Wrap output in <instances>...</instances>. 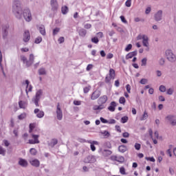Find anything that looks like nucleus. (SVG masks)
<instances>
[{
    "instance_id": "obj_45",
    "label": "nucleus",
    "mask_w": 176,
    "mask_h": 176,
    "mask_svg": "<svg viewBox=\"0 0 176 176\" xmlns=\"http://www.w3.org/2000/svg\"><path fill=\"white\" fill-rule=\"evenodd\" d=\"M29 129V133H32V131L35 129V124H30Z\"/></svg>"
},
{
    "instance_id": "obj_52",
    "label": "nucleus",
    "mask_w": 176,
    "mask_h": 176,
    "mask_svg": "<svg viewBox=\"0 0 176 176\" xmlns=\"http://www.w3.org/2000/svg\"><path fill=\"white\" fill-rule=\"evenodd\" d=\"M65 41V38L63 36H60L58 39V42L59 44L61 43H64V41Z\"/></svg>"
},
{
    "instance_id": "obj_4",
    "label": "nucleus",
    "mask_w": 176,
    "mask_h": 176,
    "mask_svg": "<svg viewBox=\"0 0 176 176\" xmlns=\"http://www.w3.org/2000/svg\"><path fill=\"white\" fill-rule=\"evenodd\" d=\"M43 94V91L42 89H39L36 91V96L32 98L33 102L35 104L36 107H39V100Z\"/></svg>"
},
{
    "instance_id": "obj_32",
    "label": "nucleus",
    "mask_w": 176,
    "mask_h": 176,
    "mask_svg": "<svg viewBox=\"0 0 176 176\" xmlns=\"http://www.w3.org/2000/svg\"><path fill=\"white\" fill-rule=\"evenodd\" d=\"M78 34L80 36H86L87 32L85 29H81L79 30Z\"/></svg>"
},
{
    "instance_id": "obj_63",
    "label": "nucleus",
    "mask_w": 176,
    "mask_h": 176,
    "mask_svg": "<svg viewBox=\"0 0 176 176\" xmlns=\"http://www.w3.org/2000/svg\"><path fill=\"white\" fill-rule=\"evenodd\" d=\"M151 7H148V8L146 9V11H145L146 14H149L151 13Z\"/></svg>"
},
{
    "instance_id": "obj_28",
    "label": "nucleus",
    "mask_w": 176,
    "mask_h": 176,
    "mask_svg": "<svg viewBox=\"0 0 176 176\" xmlns=\"http://www.w3.org/2000/svg\"><path fill=\"white\" fill-rule=\"evenodd\" d=\"M57 140L56 139H52L50 143H49V146H51V148H53L55 145H57Z\"/></svg>"
},
{
    "instance_id": "obj_21",
    "label": "nucleus",
    "mask_w": 176,
    "mask_h": 176,
    "mask_svg": "<svg viewBox=\"0 0 176 176\" xmlns=\"http://www.w3.org/2000/svg\"><path fill=\"white\" fill-rule=\"evenodd\" d=\"M107 101H108V96L104 95L98 99V104H101L102 105H104V104H105Z\"/></svg>"
},
{
    "instance_id": "obj_49",
    "label": "nucleus",
    "mask_w": 176,
    "mask_h": 176,
    "mask_svg": "<svg viewBox=\"0 0 176 176\" xmlns=\"http://www.w3.org/2000/svg\"><path fill=\"white\" fill-rule=\"evenodd\" d=\"M120 104H124L126 102V98L122 96L119 99Z\"/></svg>"
},
{
    "instance_id": "obj_51",
    "label": "nucleus",
    "mask_w": 176,
    "mask_h": 176,
    "mask_svg": "<svg viewBox=\"0 0 176 176\" xmlns=\"http://www.w3.org/2000/svg\"><path fill=\"white\" fill-rule=\"evenodd\" d=\"M140 83H141V85H146V83H148V79L146 78H142Z\"/></svg>"
},
{
    "instance_id": "obj_23",
    "label": "nucleus",
    "mask_w": 176,
    "mask_h": 176,
    "mask_svg": "<svg viewBox=\"0 0 176 176\" xmlns=\"http://www.w3.org/2000/svg\"><path fill=\"white\" fill-rule=\"evenodd\" d=\"M27 67H30L34 64V54H30L28 62H26Z\"/></svg>"
},
{
    "instance_id": "obj_44",
    "label": "nucleus",
    "mask_w": 176,
    "mask_h": 176,
    "mask_svg": "<svg viewBox=\"0 0 176 176\" xmlns=\"http://www.w3.org/2000/svg\"><path fill=\"white\" fill-rule=\"evenodd\" d=\"M21 61H23V64L26 65V67H27V62H28V60H27V58L24 56H21Z\"/></svg>"
},
{
    "instance_id": "obj_9",
    "label": "nucleus",
    "mask_w": 176,
    "mask_h": 176,
    "mask_svg": "<svg viewBox=\"0 0 176 176\" xmlns=\"http://www.w3.org/2000/svg\"><path fill=\"white\" fill-rule=\"evenodd\" d=\"M56 113L58 120H63V110L61 109L60 104H58L56 106Z\"/></svg>"
},
{
    "instance_id": "obj_40",
    "label": "nucleus",
    "mask_w": 176,
    "mask_h": 176,
    "mask_svg": "<svg viewBox=\"0 0 176 176\" xmlns=\"http://www.w3.org/2000/svg\"><path fill=\"white\" fill-rule=\"evenodd\" d=\"M116 162H118V163H123V162H124V157L122 156H117V160Z\"/></svg>"
},
{
    "instance_id": "obj_31",
    "label": "nucleus",
    "mask_w": 176,
    "mask_h": 176,
    "mask_svg": "<svg viewBox=\"0 0 176 176\" xmlns=\"http://www.w3.org/2000/svg\"><path fill=\"white\" fill-rule=\"evenodd\" d=\"M41 42H42V36H37L34 39V43H36V45H39V43H41Z\"/></svg>"
},
{
    "instance_id": "obj_61",
    "label": "nucleus",
    "mask_w": 176,
    "mask_h": 176,
    "mask_svg": "<svg viewBox=\"0 0 176 176\" xmlns=\"http://www.w3.org/2000/svg\"><path fill=\"white\" fill-rule=\"evenodd\" d=\"M93 69V65L92 64H89L87 66L86 70L87 71H90L91 69Z\"/></svg>"
},
{
    "instance_id": "obj_15",
    "label": "nucleus",
    "mask_w": 176,
    "mask_h": 176,
    "mask_svg": "<svg viewBox=\"0 0 176 176\" xmlns=\"http://www.w3.org/2000/svg\"><path fill=\"white\" fill-rule=\"evenodd\" d=\"M9 29V26L4 25L1 27V33L3 35V38H6L8 36V30Z\"/></svg>"
},
{
    "instance_id": "obj_7",
    "label": "nucleus",
    "mask_w": 176,
    "mask_h": 176,
    "mask_svg": "<svg viewBox=\"0 0 176 176\" xmlns=\"http://www.w3.org/2000/svg\"><path fill=\"white\" fill-rule=\"evenodd\" d=\"M98 153L103 156V157H108L112 155V151L108 149L99 148Z\"/></svg>"
},
{
    "instance_id": "obj_30",
    "label": "nucleus",
    "mask_w": 176,
    "mask_h": 176,
    "mask_svg": "<svg viewBox=\"0 0 176 176\" xmlns=\"http://www.w3.org/2000/svg\"><path fill=\"white\" fill-rule=\"evenodd\" d=\"M148 119V113L146 111L144 112V114L140 117V120H146Z\"/></svg>"
},
{
    "instance_id": "obj_60",
    "label": "nucleus",
    "mask_w": 176,
    "mask_h": 176,
    "mask_svg": "<svg viewBox=\"0 0 176 176\" xmlns=\"http://www.w3.org/2000/svg\"><path fill=\"white\" fill-rule=\"evenodd\" d=\"M173 92H174V89H173L172 88H170V89H168L166 93L169 96H171V94H173Z\"/></svg>"
},
{
    "instance_id": "obj_10",
    "label": "nucleus",
    "mask_w": 176,
    "mask_h": 176,
    "mask_svg": "<svg viewBox=\"0 0 176 176\" xmlns=\"http://www.w3.org/2000/svg\"><path fill=\"white\" fill-rule=\"evenodd\" d=\"M32 138H33V140H29V144L32 145H34L35 144H39V142H41L38 139V135L32 134Z\"/></svg>"
},
{
    "instance_id": "obj_43",
    "label": "nucleus",
    "mask_w": 176,
    "mask_h": 176,
    "mask_svg": "<svg viewBox=\"0 0 176 176\" xmlns=\"http://www.w3.org/2000/svg\"><path fill=\"white\" fill-rule=\"evenodd\" d=\"M147 61H148V59L146 58H144L143 59H142L141 66L142 67H145V65H146Z\"/></svg>"
},
{
    "instance_id": "obj_25",
    "label": "nucleus",
    "mask_w": 176,
    "mask_h": 176,
    "mask_svg": "<svg viewBox=\"0 0 176 176\" xmlns=\"http://www.w3.org/2000/svg\"><path fill=\"white\" fill-rule=\"evenodd\" d=\"M115 107H116V102H111L110 106L108 107L109 111L111 112H115Z\"/></svg>"
},
{
    "instance_id": "obj_1",
    "label": "nucleus",
    "mask_w": 176,
    "mask_h": 176,
    "mask_svg": "<svg viewBox=\"0 0 176 176\" xmlns=\"http://www.w3.org/2000/svg\"><path fill=\"white\" fill-rule=\"evenodd\" d=\"M23 6L20 0H14L12 4V13L18 20H21L23 17Z\"/></svg>"
},
{
    "instance_id": "obj_55",
    "label": "nucleus",
    "mask_w": 176,
    "mask_h": 176,
    "mask_svg": "<svg viewBox=\"0 0 176 176\" xmlns=\"http://www.w3.org/2000/svg\"><path fill=\"white\" fill-rule=\"evenodd\" d=\"M133 45L131 44H129L125 48V52H130L131 49H132Z\"/></svg>"
},
{
    "instance_id": "obj_19",
    "label": "nucleus",
    "mask_w": 176,
    "mask_h": 176,
    "mask_svg": "<svg viewBox=\"0 0 176 176\" xmlns=\"http://www.w3.org/2000/svg\"><path fill=\"white\" fill-rule=\"evenodd\" d=\"M25 85H26L25 92L27 96H28V91H32V85H30V81L28 80L25 81Z\"/></svg>"
},
{
    "instance_id": "obj_42",
    "label": "nucleus",
    "mask_w": 176,
    "mask_h": 176,
    "mask_svg": "<svg viewBox=\"0 0 176 176\" xmlns=\"http://www.w3.org/2000/svg\"><path fill=\"white\" fill-rule=\"evenodd\" d=\"M90 89H91V87L90 85L84 87V89H83L84 93H85V94L89 93V91H90Z\"/></svg>"
},
{
    "instance_id": "obj_47",
    "label": "nucleus",
    "mask_w": 176,
    "mask_h": 176,
    "mask_svg": "<svg viewBox=\"0 0 176 176\" xmlns=\"http://www.w3.org/2000/svg\"><path fill=\"white\" fill-rule=\"evenodd\" d=\"M134 147L136 151H140L141 149V144L140 143H135Z\"/></svg>"
},
{
    "instance_id": "obj_37",
    "label": "nucleus",
    "mask_w": 176,
    "mask_h": 176,
    "mask_svg": "<svg viewBox=\"0 0 176 176\" xmlns=\"http://www.w3.org/2000/svg\"><path fill=\"white\" fill-rule=\"evenodd\" d=\"M25 118H27V113H23L18 116L19 120H23V119H25Z\"/></svg>"
},
{
    "instance_id": "obj_50",
    "label": "nucleus",
    "mask_w": 176,
    "mask_h": 176,
    "mask_svg": "<svg viewBox=\"0 0 176 176\" xmlns=\"http://www.w3.org/2000/svg\"><path fill=\"white\" fill-rule=\"evenodd\" d=\"M146 160H148L149 162H153V163H155L156 162V160H155V157H146Z\"/></svg>"
},
{
    "instance_id": "obj_48",
    "label": "nucleus",
    "mask_w": 176,
    "mask_h": 176,
    "mask_svg": "<svg viewBox=\"0 0 176 176\" xmlns=\"http://www.w3.org/2000/svg\"><path fill=\"white\" fill-rule=\"evenodd\" d=\"M166 63V60L164 58H161L159 60V64L160 65H164V63Z\"/></svg>"
},
{
    "instance_id": "obj_11",
    "label": "nucleus",
    "mask_w": 176,
    "mask_h": 176,
    "mask_svg": "<svg viewBox=\"0 0 176 176\" xmlns=\"http://www.w3.org/2000/svg\"><path fill=\"white\" fill-rule=\"evenodd\" d=\"M50 5L51 10H52L54 13L56 12V11L58 9V3L57 2V0H51Z\"/></svg>"
},
{
    "instance_id": "obj_57",
    "label": "nucleus",
    "mask_w": 176,
    "mask_h": 176,
    "mask_svg": "<svg viewBox=\"0 0 176 176\" xmlns=\"http://www.w3.org/2000/svg\"><path fill=\"white\" fill-rule=\"evenodd\" d=\"M98 38L97 37H94L91 38V42H93V43H98Z\"/></svg>"
},
{
    "instance_id": "obj_20",
    "label": "nucleus",
    "mask_w": 176,
    "mask_h": 176,
    "mask_svg": "<svg viewBox=\"0 0 176 176\" xmlns=\"http://www.w3.org/2000/svg\"><path fill=\"white\" fill-rule=\"evenodd\" d=\"M38 31L43 36H45L46 35V29L45 28V25H38Z\"/></svg>"
},
{
    "instance_id": "obj_18",
    "label": "nucleus",
    "mask_w": 176,
    "mask_h": 176,
    "mask_svg": "<svg viewBox=\"0 0 176 176\" xmlns=\"http://www.w3.org/2000/svg\"><path fill=\"white\" fill-rule=\"evenodd\" d=\"M30 163L33 167H39L41 166V162L38 159H32L30 161Z\"/></svg>"
},
{
    "instance_id": "obj_58",
    "label": "nucleus",
    "mask_w": 176,
    "mask_h": 176,
    "mask_svg": "<svg viewBox=\"0 0 176 176\" xmlns=\"http://www.w3.org/2000/svg\"><path fill=\"white\" fill-rule=\"evenodd\" d=\"M74 105H82V101L80 100H74Z\"/></svg>"
},
{
    "instance_id": "obj_41",
    "label": "nucleus",
    "mask_w": 176,
    "mask_h": 176,
    "mask_svg": "<svg viewBox=\"0 0 176 176\" xmlns=\"http://www.w3.org/2000/svg\"><path fill=\"white\" fill-rule=\"evenodd\" d=\"M39 75H46V69L45 68H41L38 70Z\"/></svg>"
},
{
    "instance_id": "obj_22",
    "label": "nucleus",
    "mask_w": 176,
    "mask_h": 176,
    "mask_svg": "<svg viewBox=\"0 0 176 176\" xmlns=\"http://www.w3.org/2000/svg\"><path fill=\"white\" fill-rule=\"evenodd\" d=\"M100 96H101L100 91H95L91 95V100H97Z\"/></svg>"
},
{
    "instance_id": "obj_36",
    "label": "nucleus",
    "mask_w": 176,
    "mask_h": 176,
    "mask_svg": "<svg viewBox=\"0 0 176 176\" xmlns=\"http://www.w3.org/2000/svg\"><path fill=\"white\" fill-rule=\"evenodd\" d=\"M120 173L122 175H127V173H126V168L124 167L120 168Z\"/></svg>"
},
{
    "instance_id": "obj_35",
    "label": "nucleus",
    "mask_w": 176,
    "mask_h": 176,
    "mask_svg": "<svg viewBox=\"0 0 176 176\" xmlns=\"http://www.w3.org/2000/svg\"><path fill=\"white\" fill-rule=\"evenodd\" d=\"M61 12L63 14H67L68 13V7L63 6L61 8Z\"/></svg>"
},
{
    "instance_id": "obj_56",
    "label": "nucleus",
    "mask_w": 176,
    "mask_h": 176,
    "mask_svg": "<svg viewBox=\"0 0 176 176\" xmlns=\"http://www.w3.org/2000/svg\"><path fill=\"white\" fill-rule=\"evenodd\" d=\"M160 91H162V93H164V91H166V87L164 85H161L160 87Z\"/></svg>"
},
{
    "instance_id": "obj_2",
    "label": "nucleus",
    "mask_w": 176,
    "mask_h": 176,
    "mask_svg": "<svg viewBox=\"0 0 176 176\" xmlns=\"http://www.w3.org/2000/svg\"><path fill=\"white\" fill-rule=\"evenodd\" d=\"M22 16L26 23H31L32 21V12H31L30 8H26L23 9Z\"/></svg>"
},
{
    "instance_id": "obj_64",
    "label": "nucleus",
    "mask_w": 176,
    "mask_h": 176,
    "mask_svg": "<svg viewBox=\"0 0 176 176\" xmlns=\"http://www.w3.org/2000/svg\"><path fill=\"white\" fill-rule=\"evenodd\" d=\"M100 122H102V123H108V120H105L104 118L101 117L100 118Z\"/></svg>"
},
{
    "instance_id": "obj_13",
    "label": "nucleus",
    "mask_w": 176,
    "mask_h": 176,
    "mask_svg": "<svg viewBox=\"0 0 176 176\" xmlns=\"http://www.w3.org/2000/svg\"><path fill=\"white\" fill-rule=\"evenodd\" d=\"M30 39H31V36L30 34V30H25L23 34V42H25V43H27V42L30 41Z\"/></svg>"
},
{
    "instance_id": "obj_62",
    "label": "nucleus",
    "mask_w": 176,
    "mask_h": 176,
    "mask_svg": "<svg viewBox=\"0 0 176 176\" xmlns=\"http://www.w3.org/2000/svg\"><path fill=\"white\" fill-rule=\"evenodd\" d=\"M175 173V172L174 171V168L170 167L169 168V173L170 174V175H174Z\"/></svg>"
},
{
    "instance_id": "obj_54",
    "label": "nucleus",
    "mask_w": 176,
    "mask_h": 176,
    "mask_svg": "<svg viewBox=\"0 0 176 176\" xmlns=\"http://www.w3.org/2000/svg\"><path fill=\"white\" fill-rule=\"evenodd\" d=\"M126 89L129 94L131 93V86L130 85L128 84L126 85Z\"/></svg>"
},
{
    "instance_id": "obj_14",
    "label": "nucleus",
    "mask_w": 176,
    "mask_h": 176,
    "mask_svg": "<svg viewBox=\"0 0 176 176\" xmlns=\"http://www.w3.org/2000/svg\"><path fill=\"white\" fill-rule=\"evenodd\" d=\"M18 164L19 166H21V167L26 168L28 167V161H27L25 159L20 157L18 160Z\"/></svg>"
},
{
    "instance_id": "obj_59",
    "label": "nucleus",
    "mask_w": 176,
    "mask_h": 176,
    "mask_svg": "<svg viewBox=\"0 0 176 176\" xmlns=\"http://www.w3.org/2000/svg\"><path fill=\"white\" fill-rule=\"evenodd\" d=\"M107 123L109 124H115V123H116V120H113V119H111V120H107Z\"/></svg>"
},
{
    "instance_id": "obj_16",
    "label": "nucleus",
    "mask_w": 176,
    "mask_h": 176,
    "mask_svg": "<svg viewBox=\"0 0 176 176\" xmlns=\"http://www.w3.org/2000/svg\"><path fill=\"white\" fill-rule=\"evenodd\" d=\"M154 19L155 21H161L162 19H163V11L159 10L154 15Z\"/></svg>"
},
{
    "instance_id": "obj_34",
    "label": "nucleus",
    "mask_w": 176,
    "mask_h": 176,
    "mask_svg": "<svg viewBox=\"0 0 176 176\" xmlns=\"http://www.w3.org/2000/svg\"><path fill=\"white\" fill-rule=\"evenodd\" d=\"M101 134L104 135V138H108L111 136V133H109L107 131H103L101 132Z\"/></svg>"
},
{
    "instance_id": "obj_12",
    "label": "nucleus",
    "mask_w": 176,
    "mask_h": 176,
    "mask_svg": "<svg viewBox=\"0 0 176 176\" xmlns=\"http://www.w3.org/2000/svg\"><path fill=\"white\" fill-rule=\"evenodd\" d=\"M97 159L94 155H89L84 159V163H96Z\"/></svg>"
},
{
    "instance_id": "obj_8",
    "label": "nucleus",
    "mask_w": 176,
    "mask_h": 176,
    "mask_svg": "<svg viewBox=\"0 0 176 176\" xmlns=\"http://www.w3.org/2000/svg\"><path fill=\"white\" fill-rule=\"evenodd\" d=\"M142 45L146 47V52H149V37L145 34H143Z\"/></svg>"
},
{
    "instance_id": "obj_27",
    "label": "nucleus",
    "mask_w": 176,
    "mask_h": 176,
    "mask_svg": "<svg viewBox=\"0 0 176 176\" xmlns=\"http://www.w3.org/2000/svg\"><path fill=\"white\" fill-rule=\"evenodd\" d=\"M119 152H121V153H124L126 151H127V147L124 145H121L118 147Z\"/></svg>"
},
{
    "instance_id": "obj_46",
    "label": "nucleus",
    "mask_w": 176,
    "mask_h": 176,
    "mask_svg": "<svg viewBox=\"0 0 176 176\" xmlns=\"http://www.w3.org/2000/svg\"><path fill=\"white\" fill-rule=\"evenodd\" d=\"M127 120H129V117L124 116L121 118V123H127Z\"/></svg>"
},
{
    "instance_id": "obj_6",
    "label": "nucleus",
    "mask_w": 176,
    "mask_h": 176,
    "mask_svg": "<svg viewBox=\"0 0 176 176\" xmlns=\"http://www.w3.org/2000/svg\"><path fill=\"white\" fill-rule=\"evenodd\" d=\"M115 76H116V74H115V70L113 69H110L109 71V74L107 75L105 78V82L106 83H110L111 80L115 79Z\"/></svg>"
},
{
    "instance_id": "obj_17",
    "label": "nucleus",
    "mask_w": 176,
    "mask_h": 176,
    "mask_svg": "<svg viewBox=\"0 0 176 176\" xmlns=\"http://www.w3.org/2000/svg\"><path fill=\"white\" fill-rule=\"evenodd\" d=\"M34 113H35L36 118L41 119V118H43L45 116V112L39 110V109H35L34 111Z\"/></svg>"
},
{
    "instance_id": "obj_24",
    "label": "nucleus",
    "mask_w": 176,
    "mask_h": 176,
    "mask_svg": "<svg viewBox=\"0 0 176 176\" xmlns=\"http://www.w3.org/2000/svg\"><path fill=\"white\" fill-rule=\"evenodd\" d=\"M104 108H105V105L100 104V105L94 106L93 110L94 111H101V110L104 109Z\"/></svg>"
},
{
    "instance_id": "obj_53",
    "label": "nucleus",
    "mask_w": 176,
    "mask_h": 176,
    "mask_svg": "<svg viewBox=\"0 0 176 176\" xmlns=\"http://www.w3.org/2000/svg\"><path fill=\"white\" fill-rule=\"evenodd\" d=\"M125 6H126V8H130V6H131V0H126Z\"/></svg>"
},
{
    "instance_id": "obj_26",
    "label": "nucleus",
    "mask_w": 176,
    "mask_h": 176,
    "mask_svg": "<svg viewBox=\"0 0 176 176\" xmlns=\"http://www.w3.org/2000/svg\"><path fill=\"white\" fill-rule=\"evenodd\" d=\"M134 56H137V51H134V52L129 53L126 56V60H129V58H133V57H134Z\"/></svg>"
},
{
    "instance_id": "obj_5",
    "label": "nucleus",
    "mask_w": 176,
    "mask_h": 176,
    "mask_svg": "<svg viewBox=\"0 0 176 176\" xmlns=\"http://www.w3.org/2000/svg\"><path fill=\"white\" fill-rule=\"evenodd\" d=\"M165 120L166 123L170 124V126H176V116L173 114H169L166 116Z\"/></svg>"
},
{
    "instance_id": "obj_38",
    "label": "nucleus",
    "mask_w": 176,
    "mask_h": 176,
    "mask_svg": "<svg viewBox=\"0 0 176 176\" xmlns=\"http://www.w3.org/2000/svg\"><path fill=\"white\" fill-rule=\"evenodd\" d=\"M0 155L2 156H5L6 155V149L3 148V147L0 146Z\"/></svg>"
},
{
    "instance_id": "obj_33",
    "label": "nucleus",
    "mask_w": 176,
    "mask_h": 176,
    "mask_svg": "<svg viewBox=\"0 0 176 176\" xmlns=\"http://www.w3.org/2000/svg\"><path fill=\"white\" fill-rule=\"evenodd\" d=\"M30 155H32V156H35L38 153V151L36 148H32L30 149Z\"/></svg>"
},
{
    "instance_id": "obj_39",
    "label": "nucleus",
    "mask_w": 176,
    "mask_h": 176,
    "mask_svg": "<svg viewBox=\"0 0 176 176\" xmlns=\"http://www.w3.org/2000/svg\"><path fill=\"white\" fill-rule=\"evenodd\" d=\"M58 32H60V28H55L53 30L52 35H54V36H55V35H57V34H58Z\"/></svg>"
},
{
    "instance_id": "obj_3",
    "label": "nucleus",
    "mask_w": 176,
    "mask_h": 176,
    "mask_svg": "<svg viewBox=\"0 0 176 176\" xmlns=\"http://www.w3.org/2000/svg\"><path fill=\"white\" fill-rule=\"evenodd\" d=\"M165 56H166L167 60L170 61V63H175L176 55H175V54H174L173 50H166L165 52Z\"/></svg>"
},
{
    "instance_id": "obj_29",
    "label": "nucleus",
    "mask_w": 176,
    "mask_h": 176,
    "mask_svg": "<svg viewBox=\"0 0 176 176\" xmlns=\"http://www.w3.org/2000/svg\"><path fill=\"white\" fill-rule=\"evenodd\" d=\"M19 107H20V108H22V109H25V108H27V102H23V101H20L19 102Z\"/></svg>"
}]
</instances>
